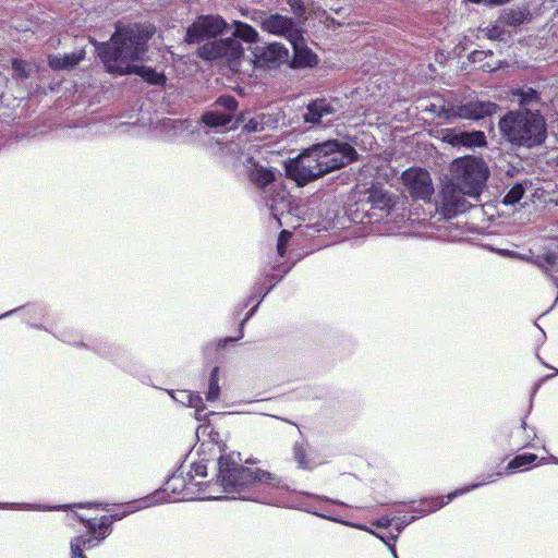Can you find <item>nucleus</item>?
<instances>
[{
    "mask_svg": "<svg viewBox=\"0 0 558 558\" xmlns=\"http://www.w3.org/2000/svg\"><path fill=\"white\" fill-rule=\"evenodd\" d=\"M114 33L110 39L99 43L89 37L95 46L96 53L102 62L105 70L112 75H140L146 83L155 86L166 84L167 77L155 69L137 65L148 52V43L155 34V27L150 24L117 22Z\"/></svg>",
    "mask_w": 558,
    "mask_h": 558,
    "instance_id": "nucleus-1",
    "label": "nucleus"
},
{
    "mask_svg": "<svg viewBox=\"0 0 558 558\" xmlns=\"http://www.w3.org/2000/svg\"><path fill=\"white\" fill-rule=\"evenodd\" d=\"M357 160L359 154L350 143L327 140L303 149L288 162L286 171L299 186H304Z\"/></svg>",
    "mask_w": 558,
    "mask_h": 558,
    "instance_id": "nucleus-2",
    "label": "nucleus"
},
{
    "mask_svg": "<svg viewBox=\"0 0 558 558\" xmlns=\"http://www.w3.org/2000/svg\"><path fill=\"white\" fill-rule=\"evenodd\" d=\"M498 129L514 147H539L547 138V122L541 111L509 110L499 119Z\"/></svg>",
    "mask_w": 558,
    "mask_h": 558,
    "instance_id": "nucleus-3",
    "label": "nucleus"
},
{
    "mask_svg": "<svg viewBox=\"0 0 558 558\" xmlns=\"http://www.w3.org/2000/svg\"><path fill=\"white\" fill-rule=\"evenodd\" d=\"M239 452L223 453L218 459V481L226 493H241L256 485L279 487L280 477L259 468H248L241 464Z\"/></svg>",
    "mask_w": 558,
    "mask_h": 558,
    "instance_id": "nucleus-4",
    "label": "nucleus"
},
{
    "mask_svg": "<svg viewBox=\"0 0 558 558\" xmlns=\"http://www.w3.org/2000/svg\"><path fill=\"white\" fill-rule=\"evenodd\" d=\"M451 182L468 196L478 198L489 177L488 168L481 158L463 157L451 166Z\"/></svg>",
    "mask_w": 558,
    "mask_h": 558,
    "instance_id": "nucleus-5",
    "label": "nucleus"
},
{
    "mask_svg": "<svg viewBox=\"0 0 558 558\" xmlns=\"http://www.w3.org/2000/svg\"><path fill=\"white\" fill-rule=\"evenodd\" d=\"M227 26V21L218 14L198 15L187 27L185 41L195 44L216 38L225 32Z\"/></svg>",
    "mask_w": 558,
    "mask_h": 558,
    "instance_id": "nucleus-6",
    "label": "nucleus"
},
{
    "mask_svg": "<svg viewBox=\"0 0 558 558\" xmlns=\"http://www.w3.org/2000/svg\"><path fill=\"white\" fill-rule=\"evenodd\" d=\"M402 181L413 199L430 201L434 186L427 170L422 168H409L402 173Z\"/></svg>",
    "mask_w": 558,
    "mask_h": 558,
    "instance_id": "nucleus-7",
    "label": "nucleus"
},
{
    "mask_svg": "<svg viewBox=\"0 0 558 558\" xmlns=\"http://www.w3.org/2000/svg\"><path fill=\"white\" fill-rule=\"evenodd\" d=\"M499 109V106L493 101H469L460 105H451L447 109V117L453 119L478 121L492 117Z\"/></svg>",
    "mask_w": 558,
    "mask_h": 558,
    "instance_id": "nucleus-8",
    "label": "nucleus"
},
{
    "mask_svg": "<svg viewBox=\"0 0 558 558\" xmlns=\"http://www.w3.org/2000/svg\"><path fill=\"white\" fill-rule=\"evenodd\" d=\"M252 53L254 66L260 69H276L286 62L289 56L288 49L279 43L255 46Z\"/></svg>",
    "mask_w": 558,
    "mask_h": 558,
    "instance_id": "nucleus-9",
    "label": "nucleus"
},
{
    "mask_svg": "<svg viewBox=\"0 0 558 558\" xmlns=\"http://www.w3.org/2000/svg\"><path fill=\"white\" fill-rule=\"evenodd\" d=\"M260 27L269 34L284 36L289 41L302 38L300 31L295 27L294 20L279 13L267 15L262 21Z\"/></svg>",
    "mask_w": 558,
    "mask_h": 558,
    "instance_id": "nucleus-10",
    "label": "nucleus"
},
{
    "mask_svg": "<svg viewBox=\"0 0 558 558\" xmlns=\"http://www.w3.org/2000/svg\"><path fill=\"white\" fill-rule=\"evenodd\" d=\"M126 513V511L113 512L111 514L102 515L99 520L85 519L84 517L74 513V518L84 524L88 534H92L97 542H101L111 533L112 523L124 518Z\"/></svg>",
    "mask_w": 558,
    "mask_h": 558,
    "instance_id": "nucleus-11",
    "label": "nucleus"
},
{
    "mask_svg": "<svg viewBox=\"0 0 558 558\" xmlns=\"http://www.w3.org/2000/svg\"><path fill=\"white\" fill-rule=\"evenodd\" d=\"M447 143L454 147H484L487 145L486 135L483 131H456L447 130L445 135Z\"/></svg>",
    "mask_w": 558,
    "mask_h": 558,
    "instance_id": "nucleus-12",
    "label": "nucleus"
},
{
    "mask_svg": "<svg viewBox=\"0 0 558 558\" xmlns=\"http://www.w3.org/2000/svg\"><path fill=\"white\" fill-rule=\"evenodd\" d=\"M336 108L330 100L317 98L311 100L303 113V120L306 123L319 124L324 118L335 114Z\"/></svg>",
    "mask_w": 558,
    "mask_h": 558,
    "instance_id": "nucleus-13",
    "label": "nucleus"
},
{
    "mask_svg": "<svg viewBox=\"0 0 558 558\" xmlns=\"http://www.w3.org/2000/svg\"><path fill=\"white\" fill-rule=\"evenodd\" d=\"M510 96L517 100V110L541 111L543 105L541 94L532 87H520L510 90Z\"/></svg>",
    "mask_w": 558,
    "mask_h": 558,
    "instance_id": "nucleus-14",
    "label": "nucleus"
},
{
    "mask_svg": "<svg viewBox=\"0 0 558 558\" xmlns=\"http://www.w3.org/2000/svg\"><path fill=\"white\" fill-rule=\"evenodd\" d=\"M247 177L258 190L264 191L276 180L275 171L259 165L253 157L247 159Z\"/></svg>",
    "mask_w": 558,
    "mask_h": 558,
    "instance_id": "nucleus-15",
    "label": "nucleus"
},
{
    "mask_svg": "<svg viewBox=\"0 0 558 558\" xmlns=\"http://www.w3.org/2000/svg\"><path fill=\"white\" fill-rule=\"evenodd\" d=\"M478 485H472L471 487H465L462 489H457L447 496H438V497H430V498H424L420 500L418 508L415 510L422 512V513H430L434 511L439 510L447 504H449L454 497L460 496L466 492H469L471 488H475Z\"/></svg>",
    "mask_w": 558,
    "mask_h": 558,
    "instance_id": "nucleus-16",
    "label": "nucleus"
},
{
    "mask_svg": "<svg viewBox=\"0 0 558 558\" xmlns=\"http://www.w3.org/2000/svg\"><path fill=\"white\" fill-rule=\"evenodd\" d=\"M86 51L84 48L78 49L71 53L50 54L48 56V65L53 71L70 70L75 68L81 61L85 59Z\"/></svg>",
    "mask_w": 558,
    "mask_h": 558,
    "instance_id": "nucleus-17",
    "label": "nucleus"
},
{
    "mask_svg": "<svg viewBox=\"0 0 558 558\" xmlns=\"http://www.w3.org/2000/svg\"><path fill=\"white\" fill-rule=\"evenodd\" d=\"M300 39H293L290 41L293 46V58L291 66L295 69L313 68L318 63V57L306 46H299Z\"/></svg>",
    "mask_w": 558,
    "mask_h": 558,
    "instance_id": "nucleus-18",
    "label": "nucleus"
},
{
    "mask_svg": "<svg viewBox=\"0 0 558 558\" xmlns=\"http://www.w3.org/2000/svg\"><path fill=\"white\" fill-rule=\"evenodd\" d=\"M293 459L296 462L298 466L303 470H314L323 462L315 459V457L310 452L306 445L303 442H295L293 445Z\"/></svg>",
    "mask_w": 558,
    "mask_h": 558,
    "instance_id": "nucleus-19",
    "label": "nucleus"
},
{
    "mask_svg": "<svg viewBox=\"0 0 558 558\" xmlns=\"http://www.w3.org/2000/svg\"><path fill=\"white\" fill-rule=\"evenodd\" d=\"M366 202L371 205L372 209L389 213L391 199L381 189L375 186L368 189Z\"/></svg>",
    "mask_w": 558,
    "mask_h": 558,
    "instance_id": "nucleus-20",
    "label": "nucleus"
},
{
    "mask_svg": "<svg viewBox=\"0 0 558 558\" xmlns=\"http://www.w3.org/2000/svg\"><path fill=\"white\" fill-rule=\"evenodd\" d=\"M460 194H465L460 187H458L452 182L450 184L445 185L440 191V206L441 213L449 217L448 208L450 205L454 207V204L458 203Z\"/></svg>",
    "mask_w": 558,
    "mask_h": 558,
    "instance_id": "nucleus-21",
    "label": "nucleus"
},
{
    "mask_svg": "<svg viewBox=\"0 0 558 558\" xmlns=\"http://www.w3.org/2000/svg\"><path fill=\"white\" fill-rule=\"evenodd\" d=\"M221 40V59L228 62L239 61L244 53L242 45L235 38H226Z\"/></svg>",
    "mask_w": 558,
    "mask_h": 558,
    "instance_id": "nucleus-22",
    "label": "nucleus"
},
{
    "mask_svg": "<svg viewBox=\"0 0 558 558\" xmlns=\"http://www.w3.org/2000/svg\"><path fill=\"white\" fill-rule=\"evenodd\" d=\"M221 40L208 41L197 49V56L206 61L221 59Z\"/></svg>",
    "mask_w": 558,
    "mask_h": 558,
    "instance_id": "nucleus-23",
    "label": "nucleus"
},
{
    "mask_svg": "<svg viewBox=\"0 0 558 558\" xmlns=\"http://www.w3.org/2000/svg\"><path fill=\"white\" fill-rule=\"evenodd\" d=\"M233 119L230 113H220L218 111H207L202 116V122L209 128L226 126Z\"/></svg>",
    "mask_w": 558,
    "mask_h": 558,
    "instance_id": "nucleus-24",
    "label": "nucleus"
},
{
    "mask_svg": "<svg viewBox=\"0 0 558 558\" xmlns=\"http://www.w3.org/2000/svg\"><path fill=\"white\" fill-rule=\"evenodd\" d=\"M234 37L242 39L245 43H255L258 39L257 31L247 23L235 21L234 22Z\"/></svg>",
    "mask_w": 558,
    "mask_h": 558,
    "instance_id": "nucleus-25",
    "label": "nucleus"
},
{
    "mask_svg": "<svg viewBox=\"0 0 558 558\" xmlns=\"http://www.w3.org/2000/svg\"><path fill=\"white\" fill-rule=\"evenodd\" d=\"M179 395L181 398L180 401L190 408H194L197 413L206 409L199 392L192 390H181L179 391Z\"/></svg>",
    "mask_w": 558,
    "mask_h": 558,
    "instance_id": "nucleus-26",
    "label": "nucleus"
},
{
    "mask_svg": "<svg viewBox=\"0 0 558 558\" xmlns=\"http://www.w3.org/2000/svg\"><path fill=\"white\" fill-rule=\"evenodd\" d=\"M219 367L215 366L209 375L208 379V391L206 393V400L209 402L216 401L220 396L219 388Z\"/></svg>",
    "mask_w": 558,
    "mask_h": 558,
    "instance_id": "nucleus-27",
    "label": "nucleus"
},
{
    "mask_svg": "<svg viewBox=\"0 0 558 558\" xmlns=\"http://www.w3.org/2000/svg\"><path fill=\"white\" fill-rule=\"evenodd\" d=\"M526 20V14L521 10L505 11L499 21L508 26H519Z\"/></svg>",
    "mask_w": 558,
    "mask_h": 558,
    "instance_id": "nucleus-28",
    "label": "nucleus"
},
{
    "mask_svg": "<svg viewBox=\"0 0 558 558\" xmlns=\"http://www.w3.org/2000/svg\"><path fill=\"white\" fill-rule=\"evenodd\" d=\"M266 114H257L244 123L242 132L245 134L258 133L265 131Z\"/></svg>",
    "mask_w": 558,
    "mask_h": 558,
    "instance_id": "nucleus-29",
    "label": "nucleus"
},
{
    "mask_svg": "<svg viewBox=\"0 0 558 558\" xmlns=\"http://www.w3.org/2000/svg\"><path fill=\"white\" fill-rule=\"evenodd\" d=\"M537 460V456L535 453L525 452L522 454L515 456L507 465L508 471H513L517 469L525 468Z\"/></svg>",
    "mask_w": 558,
    "mask_h": 558,
    "instance_id": "nucleus-30",
    "label": "nucleus"
},
{
    "mask_svg": "<svg viewBox=\"0 0 558 558\" xmlns=\"http://www.w3.org/2000/svg\"><path fill=\"white\" fill-rule=\"evenodd\" d=\"M185 487L184 478L182 475H172L165 484V492H172L178 496V498H184V496L180 497Z\"/></svg>",
    "mask_w": 558,
    "mask_h": 558,
    "instance_id": "nucleus-31",
    "label": "nucleus"
},
{
    "mask_svg": "<svg viewBox=\"0 0 558 558\" xmlns=\"http://www.w3.org/2000/svg\"><path fill=\"white\" fill-rule=\"evenodd\" d=\"M214 106L221 107L228 111L227 113H230L233 116V113L238 110L239 102L231 95H221L214 102Z\"/></svg>",
    "mask_w": 558,
    "mask_h": 558,
    "instance_id": "nucleus-32",
    "label": "nucleus"
},
{
    "mask_svg": "<svg viewBox=\"0 0 558 558\" xmlns=\"http://www.w3.org/2000/svg\"><path fill=\"white\" fill-rule=\"evenodd\" d=\"M523 194L524 187L522 186V184L517 183L504 196L502 203L505 205H514L523 197Z\"/></svg>",
    "mask_w": 558,
    "mask_h": 558,
    "instance_id": "nucleus-33",
    "label": "nucleus"
},
{
    "mask_svg": "<svg viewBox=\"0 0 558 558\" xmlns=\"http://www.w3.org/2000/svg\"><path fill=\"white\" fill-rule=\"evenodd\" d=\"M465 195L466 194H460L459 201L454 204V207L450 205L448 208L449 218L463 214L472 207V205L464 198Z\"/></svg>",
    "mask_w": 558,
    "mask_h": 558,
    "instance_id": "nucleus-34",
    "label": "nucleus"
},
{
    "mask_svg": "<svg viewBox=\"0 0 558 558\" xmlns=\"http://www.w3.org/2000/svg\"><path fill=\"white\" fill-rule=\"evenodd\" d=\"M12 70L16 77L19 78H27L29 76V71L27 69V63L21 59L12 60Z\"/></svg>",
    "mask_w": 558,
    "mask_h": 558,
    "instance_id": "nucleus-35",
    "label": "nucleus"
},
{
    "mask_svg": "<svg viewBox=\"0 0 558 558\" xmlns=\"http://www.w3.org/2000/svg\"><path fill=\"white\" fill-rule=\"evenodd\" d=\"M292 236V233L288 230H282L279 233L278 241H277V251L278 254L283 257L286 254L287 245Z\"/></svg>",
    "mask_w": 558,
    "mask_h": 558,
    "instance_id": "nucleus-36",
    "label": "nucleus"
},
{
    "mask_svg": "<svg viewBox=\"0 0 558 558\" xmlns=\"http://www.w3.org/2000/svg\"><path fill=\"white\" fill-rule=\"evenodd\" d=\"M89 535H90L89 537L78 535L71 541V544H76V545H78V547H81L83 549L93 548L99 542H97L92 534H89Z\"/></svg>",
    "mask_w": 558,
    "mask_h": 558,
    "instance_id": "nucleus-37",
    "label": "nucleus"
},
{
    "mask_svg": "<svg viewBox=\"0 0 558 558\" xmlns=\"http://www.w3.org/2000/svg\"><path fill=\"white\" fill-rule=\"evenodd\" d=\"M287 2L296 16H302L305 13V5L302 0H287Z\"/></svg>",
    "mask_w": 558,
    "mask_h": 558,
    "instance_id": "nucleus-38",
    "label": "nucleus"
},
{
    "mask_svg": "<svg viewBox=\"0 0 558 558\" xmlns=\"http://www.w3.org/2000/svg\"><path fill=\"white\" fill-rule=\"evenodd\" d=\"M395 519H396L395 517L384 515V517L379 518L378 520L374 521L373 525L387 529L392 524Z\"/></svg>",
    "mask_w": 558,
    "mask_h": 558,
    "instance_id": "nucleus-39",
    "label": "nucleus"
},
{
    "mask_svg": "<svg viewBox=\"0 0 558 558\" xmlns=\"http://www.w3.org/2000/svg\"><path fill=\"white\" fill-rule=\"evenodd\" d=\"M487 56L492 58L493 57V52L492 51L485 52V51L475 50V51H473L470 54V59H471L472 62H478V61H482Z\"/></svg>",
    "mask_w": 558,
    "mask_h": 558,
    "instance_id": "nucleus-40",
    "label": "nucleus"
},
{
    "mask_svg": "<svg viewBox=\"0 0 558 558\" xmlns=\"http://www.w3.org/2000/svg\"><path fill=\"white\" fill-rule=\"evenodd\" d=\"M502 31L497 26L494 25L493 27L488 28L487 37L489 39H501Z\"/></svg>",
    "mask_w": 558,
    "mask_h": 558,
    "instance_id": "nucleus-41",
    "label": "nucleus"
},
{
    "mask_svg": "<svg viewBox=\"0 0 558 558\" xmlns=\"http://www.w3.org/2000/svg\"><path fill=\"white\" fill-rule=\"evenodd\" d=\"M70 548H71V555H72V558H76L78 557V555L83 554V548L78 547V545L76 544H70Z\"/></svg>",
    "mask_w": 558,
    "mask_h": 558,
    "instance_id": "nucleus-42",
    "label": "nucleus"
},
{
    "mask_svg": "<svg viewBox=\"0 0 558 558\" xmlns=\"http://www.w3.org/2000/svg\"><path fill=\"white\" fill-rule=\"evenodd\" d=\"M481 69L483 71H485V72H492V71L497 69V64L496 63L486 62V63L481 65Z\"/></svg>",
    "mask_w": 558,
    "mask_h": 558,
    "instance_id": "nucleus-43",
    "label": "nucleus"
},
{
    "mask_svg": "<svg viewBox=\"0 0 558 558\" xmlns=\"http://www.w3.org/2000/svg\"><path fill=\"white\" fill-rule=\"evenodd\" d=\"M195 473H196V475H199V476H206L207 475L206 466L202 465V464L196 465Z\"/></svg>",
    "mask_w": 558,
    "mask_h": 558,
    "instance_id": "nucleus-44",
    "label": "nucleus"
},
{
    "mask_svg": "<svg viewBox=\"0 0 558 558\" xmlns=\"http://www.w3.org/2000/svg\"><path fill=\"white\" fill-rule=\"evenodd\" d=\"M509 0H488L487 4L489 5H502L507 3Z\"/></svg>",
    "mask_w": 558,
    "mask_h": 558,
    "instance_id": "nucleus-45",
    "label": "nucleus"
},
{
    "mask_svg": "<svg viewBox=\"0 0 558 558\" xmlns=\"http://www.w3.org/2000/svg\"><path fill=\"white\" fill-rule=\"evenodd\" d=\"M243 118H244V116H243V113H241L240 116H238V118H236V122H238V123H239V122H242V121H243Z\"/></svg>",
    "mask_w": 558,
    "mask_h": 558,
    "instance_id": "nucleus-46",
    "label": "nucleus"
},
{
    "mask_svg": "<svg viewBox=\"0 0 558 558\" xmlns=\"http://www.w3.org/2000/svg\"><path fill=\"white\" fill-rule=\"evenodd\" d=\"M70 506L69 505H63V506H59L58 509H62V510H66L69 509Z\"/></svg>",
    "mask_w": 558,
    "mask_h": 558,
    "instance_id": "nucleus-47",
    "label": "nucleus"
},
{
    "mask_svg": "<svg viewBox=\"0 0 558 558\" xmlns=\"http://www.w3.org/2000/svg\"><path fill=\"white\" fill-rule=\"evenodd\" d=\"M413 520H415V517H412L411 520L409 521H404L405 524H409L410 522H412Z\"/></svg>",
    "mask_w": 558,
    "mask_h": 558,
    "instance_id": "nucleus-48",
    "label": "nucleus"
},
{
    "mask_svg": "<svg viewBox=\"0 0 558 558\" xmlns=\"http://www.w3.org/2000/svg\"><path fill=\"white\" fill-rule=\"evenodd\" d=\"M76 558H87V557L83 553V554L78 555V557H76Z\"/></svg>",
    "mask_w": 558,
    "mask_h": 558,
    "instance_id": "nucleus-49",
    "label": "nucleus"
},
{
    "mask_svg": "<svg viewBox=\"0 0 558 558\" xmlns=\"http://www.w3.org/2000/svg\"><path fill=\"white\" fill-rule=\"evenodd\" d=\"M270 290V288H268L264 293H263V296L267 295L268 291Z\"/></svg>",
    "mask_w": 558,
    "mask_h": 558,
    "instance_id": "nucleus-50",
    "label": "nucleus"
}]
</instances>
